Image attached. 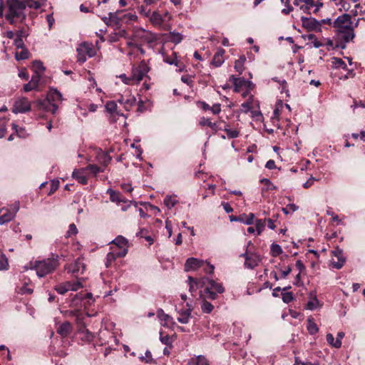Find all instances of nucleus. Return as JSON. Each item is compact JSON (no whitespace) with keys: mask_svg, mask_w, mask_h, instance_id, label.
<instances>
[{"mask_svg":"<svg viewBox=\"0 0 365 365\" xmlns=\"http://www.w3.org/2000/svg\"><path fill=\"white\" fill-rule=\"evenodd\" d=\"M356 26L357 23L354 26L351 17L348 14L338 16L333 22V27L335 29L338 37L344 43H348L354 38V30Z\"/></svg>","mask_w":365,"mask_h":365,"instance_id":"obj_1","label":"nucleus"},{"mask_svg":"<svg viewBox=\"0 0 365 365\" xmlns=\"http://www.w3.org/2000/svg\"><path fill=\"white\" fill-rule=\"evenodd\" d=\"M6 5L8 11L5 17L11 24L14 25L25 21L26 6L24 0H7Z\"/></svg>","mask_w":365,"mask_h":365,"instance_id":"obj_2","label":"nucleus"},{"mask_svg":"<svg viewBox=\"0 0 365 365\" xmlns=\"http://www.w3.org/2000/svg\"><path fill=\"white\" fill-rule=\"evenodd\" d=\"M62 94L56 88H51L44 100H38L36 103L39 109L55 114L58 105L62 102Z\"/></svg>","mask_w":365,"mask_h":365,"instance_id":"obj_3","label":"nucleus"},{"mask_svg":"<svg viewBox=\"0 0 365 365\" xmlns=\"http://www.w3.org/2000/svg\"><path fill=\"white\" fill-rule=\"evenodd\" d=\"M58 265V259L54 258H48L41 261H36L34 264L30 262L29 266L26 265L24 267V270L34 268L36 271V274L39 277H43L46 274L53 271Z\"/></svg>","mask_w":365,"mask_h":365,"instance_id":"obj_4","label":"nucleus"},{"mask_svg":"<svg viewBox=\"0 0 365 365\" xmlns=\"http://www.w3.org/2000/svg\"><path fill=\"white\" fill-rule=\"evenodd\" d=\"M20 203L15 202L10 207H3L0 209V225H4L9 222L16 217L19 210Z\"/></svg>","mask_w":365,"mask_h":365,"instance_id":"obj_5","label":"nucleus"},{"mask_svg":"<svg viewBox=\"0 0 365 365\" xmlns=\"http://www.w3.org/2000/svg\"><path fill=\"white\" fill-rule=\"evenodd\" d=\"M77 51V60L80 63H83L86 59L87 56L91 58L94 56L96 53L93 46L89 43H81L76 49Z\"/></svg>","mask_w":365,"mask_h":365,"instance_id":"obj_6","label":"nucleus"},{"mask_svg":"<svg viewBox=\"0 0 365 365\" xmlns=\"http://www.w3.org/2000/svg\"><path fill=\"white\" fill-rule=\"evenodd\" d=\"M200 267H203L204 270L208 273H212L214 270V266L194 257L187 259L185 264V269L187 272L196 270Z\"/></svg>","mask_w":365,"mask_h":365,"instance_id":"obj_7","label":"nucleus"},{"mask_svg":"<svg viewBox=\"0 0 365 365\" xmlns=\"http://www.w3.org/2000/svg\"><path fill=\"white\" fill-rule=\"evenodd\" d=\"M149 71L150 68L144 61H142L138 66H133L131 71V76L135 83H139Z\"/></svg>","mask_w":365,"mask_h":365,"instance_id":"obj_8","label":"nucleus"},{"mask_svg":"<svg viewBox=\"0 0 365 365\" xmlns=\"http://www.w3.org/2000/svg\"><path fill=\"white\" fill-rule=\"evenodd\" d=\"M240 257L244 260L245 267L247 269H254L261 262V257L257 252H244Z\"/></svg>","mask_w":365,"mask_h":365,"instance_id":"obj_9","label":"nucleus"},{"mask_svg":"<svg viewBox=\"0 0 365 365\" xmlns=\"http://www.w3.org/2000/svg\"><path fill=\"white\" fill-rule=\"evenodd\" d=\"M31 110V102L27 98H18L14 103L12 112L14 113H24Z\"/></svg>","mask_w":365,"mask_h":365,"instance_id":"obj_10","label":"nucleus"},{"mask_svg":"<svg viewBox=\"0 0 365 365\" xmlns=\"http://www.w3.org/2000/svg\"><path fill=\"white\" fill-rule=\"evenodd\" d=\"M302 26L308 31H321V22L313 17H301Z\"/></svg>","mask_w":365,"mask_h":365,"instance_id":"obj_11","label":"nucleus"},{"mask_svg":"<svg viewBox=\"0 0 365 365\" xmlns=\"http://www.w3.org/2000/svg\"><path fill=\"white\" fill-rule=\"evenodd\" d=\"M346 260V257L344 256L343 252H331L328 264L330 267L339 269L344 266Z\"/></svg>","mask_w":365,"mask_h":365,"instance_id":"obj_12","label":"nucleus"},{"mask_svg":"<svg viewBox=\"0 0 365 365\" xmlns=\"http://www.w3.org/2000/svg\"><path fill=\"white\" fill-rule=\"evenodd\" d=\"M68 272L73 274H83L86 266L82 258H78L73 263L70 264L66 267Z\"/></svg>","mask_w":365,"mask_h":365,"instance_id":"obj_13","label":"nucleus"},{"mask_svg":"<svg viewBox=\"0 0 365 365\" xmlns=\"http://www.w3.org/2000/svg\"><path fill=\"white\" fill-rule=\"evenodd\" d=\"M72 176L82 185H86L88 183V178L89 176L85 168L81 169H75L73 171Z\"/></svg>","mask_w":365,"mask_h":365,"instance_id":"obj_14","label":"nucleus"},{"mask_svg":"<svg viewBox=\"0 0 365 365\" xmlns=\"http://www.w3.org/2000/svg\"><path fill=\"white\" fill-rule=\"evenodd\" d=\"M78 335L79 339L86 343L91 342L94 338V334L86 329L84 324L78 328Z\"/></svg>","mask_w":365,"mask_h":365,"instance_id":"obj_15","label":"nucleus"},{"mask_svg":"<svg viewBox=\"0 0 365 365\" xmlns=\"http://www.w3.org/2000/svg\"><path fill=\"white\" fill-rule=\"evenodd\" d=\"M187 282L189 283V291L192 295H194V292H196L197 289L205 285V278L196 279L192 277H188Z\"/></svg>","mask_w":365,"mask_h":365,"instance_id":"obj_16","label":"nucleus"},{"mask_svg":"<svg viewBox=\"0 0 365 365\" xmlns=\"http://www.w3.org/2000/svg\"><path fill=\"white\" fill-rule=\"evenodd\" d=\"M229 81L234 85V90L235 92H239L240 90L245 86L250 81H246L243 78H237L234 75L230 76Z\"/></svg>","mask_w":365,"mask_h":365,"instance_id":"obj_17","label":"nucleus"},{"mask_svg":"<svg viewBox=\"0 0 365 365\" xmlns=\"http://www.w3.org/2000/svg\"><path fill=\"white\" fill-rule=\"evenodd\" d=\"M109 244L115 245L117 248L123 250V251H127L129 247L128 240L122 235H118L110 242Z\"/></svg>","mask_w":365,"mask_h":365,"instance_id":"obj_18","label":"nucleus"},{"mask_svg":"<svg viewBox=\"0 0 365 365\" xmlns=\"http://www.w3.org/2000/svg\"><path fill=\"white\" fill-rule=\"evenodd\" d=\"M188 308L185 310L179 311L180 317L178 318V321L181 324H187L189 322L191 312L192 311V307L188 303L187 304Z\"/></svg>","mask_w":365,"mask_h":365,"instance_id":"obj_19","label":"nucleus"},{"mask_svg":"<svg viewBox=\"0 0 365 365\" xmlns=\"http://www.w3.org/2000/svg\"><path fill=\"white\" fill-rule=\"evenodd\" d=\"M98 163L102 165L103 168H106L111 161V157L105 152L99 151L96 155Z\"/></svg>","mask_w":365,"mask_h":365,"instance_id":"obj_20","label":"nucleus"},{"mask_svg":"<svg viewBox=\"0 0 365 365\" xmlns=\"http://www.w3.org/2000/svg\"><path fill=\"white\" fill-rule=\"evenodd\" d=\"M72 331V325L68 322H64L57 328L56 331L63 337L67 336Z\"/></svg>","mask_w":365,"mask_h":365,"instance_id":"obj_21","label":"nucleus"},{"mask_svg":"<svg viewBox=\"0 0 365 365\" xmlns=\"http://www.w3.org/2000/svg\"><path fill=\"white\" fill-rule=\"evenodd\" d=\"M205 285H207V288L213 289V291L219 294H221L225 291L224 287L221 284L217 283L212 279H208L207 278H205Z\"/></svg>","mask_w":365,"mask_h":365,"instance_id":"obj_22","label":"nucleus"},{"mask_svg":"<svg viewBox=\"0 0 365 365\" xmlns=\"http://www.w3.org/2000/svg\"><path fill=\"white\" fill-rule=\"evenodd\" d=\"M83 279H79L75 281H67L63 282L66 289L68 291H77L78 289L83 287Z\"/></svg>","mask_w":365,"mask_h":365,"instance_id":"obj_23","label":"nucleus"},{"mask_svg":"<svg viewBox=\"0 0 365 365\" xmlns=\"http://www.w3.org/2000/svg\"><path fill=\"white\" fill-rule=\"evenodd\" d=\"M189 365H210L208 359L203 355H198L192 357L189 362Z\"/></svg>","mask_w":365,"mask_h":365,"instance_id":"obj_24","label":"nucleus"},{"mask_svg":"<svg viewBox=\"0 0 365 365\" xmlns=\"http://www.w3.org/2000/svg\"><path fill=\"white\" fill-rule=\"evenodd\" d=\"M225 53V51L223 49H219L215 54L212 61V64L215 67L220 66L224 63V57L223 55Z\"/></svg>","mask_w":365,"mask_h":365,"instance_id":"obj_25","label":"nucleus"},{"mask_svg":"<svg viewBox=\"0 0 365 365\" xmlns=\"http://www.w3.org/2000/svg\"><path fill=\"white\" fill-rule=\"evenodd\" d=\"M150 20L155 26H162L165 22V19L163 18V15L157 11H153L150 15Z\"/></svg>","mask_w":365,"mask_h":365,"instance_id":"obj_26","label":"nucleus"},{"mask_svg":"<svg viewBox=\"0 0 365 365\" xmlns=\"http://www.w3.org/2000/svg\"><path fill=\"white\" fill-rule=\"evenodd\" d=\"M150 35H151V34L149 31H148L145 29H143L142 28L135 29V33H134V36L135 38L143 39L148 42H149L150 41Z\"/></svg>","mask_w":365,"mask_h":365,"instance_id":"obj_27","label":"nucleus"},{"mask_svg":"<svg viewBox=\"0 0 365 365\" xmlns=\"http://www.w3.org/2000/svg\"><path fill=\"white\" fill-rule=\"evenodd\" d=\"M217 292L213 291V289H210L207 287L204 289L202 292H200V297L202 299H215L217 297Z\"/></svg>","mask_w":365,"mask_h":365,"instance_id":"obj_28","label":"nucleus"},{"mask_svg":"<svg viewBox=\"0 0 365 365\" xmlns=\"http://www.w3.org/2000/svg\"><path fill=\"white\" fill-rule=\"evenodd\" d=\"M127 252H108L106 266L109 267L117 257H124Z\"/></svg>","mask_w":365,"mask_h":365,"instance_id":"obj_29","label":"nucleus"},{"mask_svg":"<svg viewBox=\"0 0 365 365\" xmlns=\"http://www.w3.org/2000/svg\"><path fill=\"white\" fill-rule=\"evenodd\" d=\"M26 7L38 9L45 4V0H24Z\"/></svg>","mask_w":365,"mask_h":365,"instance_id":"obj_30","label":"nucleus"},{"mask_svg":"<svg viewBox=\"0 0 365 365\" xmlns=\"http://www.w3.org/2000/svg\"><path fill=\"white\" fill-rule=\"evenodd\" d=\"M310 298H312V300L308 302L307 304V309L309 310H313L316 309L319 305V300L317 299V294L315 292H312L309 294Z\"/></svg>","mask_w":365,"mask_h":365,"instance_id":"obj_31","label":"nucleus"},{"mask_svg":"<svg viewBox=\"0 0 365 365\" xmlns=\"http://www.w3.org/2000/svg\"><path fill=\"white\" fill-rule=\"evenodd\" d=\"M86 169V172L88 173V176L90 177L91 175H96L99 173L104 172V168L102 167H99L96 165L90 164L87 167L85 168Z\"/></svg>","mask_w":365,"mask_h":365,"instance_id":"obj_32","label":"nucleus"},{"mask_svg":"<svg viewBox=\"0 0 365 365\" xmlns=\"http://www.w3.org/2000/svg\"><path fill=\"white\" fill-rule=\"evenodd\" d=\"M119 102L124 105L126 110H129L135 103V98L134 96H128L126 98L122 97Z\"/></svg>","mask_w":365,"mask_h":365,"instance_id":"obj_33","label":"nucleus"},{"mask_svg":"<svg viewBox=\"0 0 365 365\" xmlns=\"http://www.w3.org/2000/svg\"><path fill=\"white\" fill-rule=\"evenodd\" d=\"M246 61V58L245 56H241L235 62V70L239 73V74H242L244 71V64Z\"/></svg>","mask_w":365,"mask_h":365,"instance_id":"obj_34","label":"nucleus"},{"mask_svg":"<svg viewBox=\"0 0 365 365\" xmlns=\"http://www.w3.org/2000/svg\"><path fill=\"white\" fill-rule=\"evenodd\" d=\"M169 41L175 44L180 43L183 39L182 35L179 32L172 31L168 34Z\"/></svg>","mask_w":365,"mask_h":365,"instance_id":"obj_35","label":"nucleus"},{"mask_svg":"<svg viewBox=\"0 0 365 365\" xmlns=\"http://www.w3.org/2000/svg\"><path fill=\"white\" fill-rule=\"evenodd\" d=\"M327 341L329 344L334 348H340L341 346V341H340V339L334 340V336L331 334H327Z\"/></svg>","mask_w":365,"mask_h":365,"instance_id":"obj_36","label":"nucleus"},{"mask_svg":"<svg viewBox=\"0 0 365 365\" xmlns=\"http://www.w3.org/2000/svg\"><path fill=\"white\" fill-rule=\"evenodd\" d=\"M163 61L170 65H175L177 66H178L177 55L175 52L173 53L172 56H169L163 54Z\"/></svg>","mask_w":365,"mask_h":365,"instance_id":"obj_37","label":"nucleus"},{"mask_svg":"<svg viewBox=\"0 0 365 365\" xmlns=\"http://www.w3.org/2000/svg\"><path fill=\"white\" fill-rule=\"evenodd\" d=\"M332 64L335 68H342L348 70L345 62L339 58L334 57L332 58Z\"/></svg>","mask_w":365,"mask_h":365,"instance_id":"obj_38","label":"nucleus"},{"mask_svg":"<svg viewBox=\"0 0 365 365\" xmlns=\"http://www.w3.org/2000/svg\"><path fill=\"white\" fill-rule=\"evenodd\" d=\"M266 225L265 220H257L255 221L256 235H259L264 230Z\"/></svg>","mask_w":365,"mask_h":365,"instance_id":"obj_39","label":"nucleus"},{"mask_svg":"<svg viewBox=\"0 0 365 365\" xmlns=\"http://www.w3.org/2000/svg\"><path fill=\"white\" fill-rule=\"evenodd\" d=\"M308 324H307V330L309 331L310 334H315L318 332L319 329L317 327V325L316 323L313 321L312 319H308L307 320Z\"/></svg>","mask_w":365,"mask_h":365,"instance_id":"obj_40","label":"nucleus"},{"mask_svg":"<svg viewBox=\"0 0 365 365\" xmlns=\"http://www.w3.org/2000/svg\"><path fill=\"white\" fill-rule=\"evenodd\" d=\"M178 202L175 197L172 196H166L164 199V204L168 209L173 208Z\"/></svg>","mask_w":365,"mask_h":365,"instance_id":"obj_41","label":"nucleus"},{"mask_svg":"<svg viewBox=\"0 0 365 365\" xmlns=\"http://www.w3.org/2000/svg\"><path fill=\"white\" fill-rule=\"evenodd\" d=\"M213 305L211 303L208 302L207 299H202L201 304V309L204 313H210L213 310Z\"/></svg>","mask_w":365,"mask_h":365,"instance_id":"obj_42","label":"nucleus"},{"mask_svg":"<svg viewBox=\"0 0 365 365\" xmlns=\"http://www.w3.org/2000/svg\"><path fill=\"white\" fill-rule=\"evenodd\" d=\"M29 51L24 48L20 52H16L15 58L17 61L24 60L29 58Z\"/></svg>","mask_w":365,"mask_h":365,"instance_id":"obj_43","label":"nucleus"},{"mask_svg":"<svg viewBox=\"0 0 365 365\" xmlns=\"http://www.w3.org/2000/svg\"><path fill=\"white\" fill-rule=\"evenodd\" d=\"M252 108V97L250 98L247 102L243 103L241 105V112L247 113L251 111Z\"/></svg>","mask_w":365,"mask_h":365,"instance_id":"obj_44","label":"nucleus"},{"mask_svg":"<svg viewBox=\"0 0 365 365\" xmlns=\"http://www.w3.org/2000/svg\"><path fill=\"white\" fill-rule=\"evenodd\" d=\"M229 138H236L239 136L240 133L237 130H232L229 128L227 125L225 126V128L223 129Z\"/></svg>","mask_w":365,"mask_h":365,"instance_id":"obj_45","label":"nucleus"},{"mask_svg":"<svg viewBox=\"0 0 365 365\" xmlns=\"http://www.w3.org/2000/svg\"><path fill=\"white\" fill-rule=\"evenodd\" d=\"M157 315L160 321L165 322V324H163V326H165L169 320L171 319V317L168 314H165L161 309L158 310Z\"/></svg>","mask_w":365,"mask_h":365,"instance_id":"obj_46","label":"nucleus"},{"mask_svg":"<svg viewBox=\"0 0 365 365\" xmlns=\"http://www.w3.org/2000/svg\"><path fill=\"white\" fill-rule=\"evenodd\" d=\"M9 267L8 259L3 254V252H0V270L7 269Z\"/></svg>","mask_w":365,"mask_h":365,"instance_id":"obj_47","label":"nucleus"},{"mask_svg":"<svg viewBox=\"0 0 365 365\" xmlns=\"http://www.w3.org/2000/svg\"><path fill=\"white\" fill-rule=\"evenodd\" d=\"M108 192L110 194V198L113 202H122L123 200L120 198V195L119 192H115L113 190H108Z\"/></svg>","mask_w":365,"mask_h":365,"instance_id":"obj_48","label":"nucleus"},{"mask_svg":"<svg viewBox=\"0 0 365 365\" xmlns=\"http://www.w3.org/2000/svg\"><path fill=\"white\" fill-rule=\"evenodd\" d=\"M242 220L241 222L245 225H251L253 222L255 215L253 213H250L248 215H241Z\"/></svg>","mask_w":365,"mask_h":365,"instance_id":"obj_49","label":"nucleus"},{"mask_svg":"<svg viewBox=\"0 0 365 365\" xmlns=\"http://www.w3.org/2000/svg\"><path fill=\"white\" fill-rule=\"evenodd\" d=\"M118 77L126 85H133V84H135L134 80L133 79L132 76L128 77L125 74L123 73V74H120Z\"/></svg>","mask_w":365,"mask_h":365,"instance_id":"obj_50","label":"nucleus"},{"mask_svg":"<svg viewBox=\"0 0 365 365\" xmlns=\"http://www.w3.org/2000/svg\"><path fill=\"white\" fill-rule=\"evenodd\" d=\"M106 110L110 113H114L117 110V104L114 101H108L106 104Z\"/></svg>","mask_w":365,"mask_h":365,"instance_id":"obj_51","label":"nucleus"},{"mask_svg":"<svg viewBox=\"0 0 365 365\" xmlns=\"http://www.w3.org/2000/svg\"><path fill=\"white\" fill-rule=\"evenodd\" d=\"M160 341L167 346H172V341L170 336L167 334L165 336H163V333H160Z\"/></svg>","mask_w":365,"mask_h":365,"instance_id":"obj_52","label":"nucleus"},{"mask_svg":"<svg viewBox=\"0 0 365 365\" xmlns=\"http://www.w3.org/2000/svg\"><path fill=\"white\" fill-rule=\"evenodd\" d=\"M294 299L293 295L292 292H283L282 293V300L285 303H289Z\"/></svg>","mask_w":365,"mask_h":365,"instance_id":"obj_53","label":"nucleus"},{"mask_svg":"<svg viewBox=\"0 0 365 365\" xmlns=\"http://www.w3.org/2000/svg\"><path fill=\"white\" fill-rule=\"evenodd\" d=\"M78 232V229L76 226L72 223L69 225L68 230L67 231L66 236L70 237L71 235H76Z\"/></svg>","mask_w":365,"mask_h":365,"instance_id":"obj_54","label":"nucleus"},{"mask_svg":"<svg viewBox=\"0 0 365 365\" xmlns=\"http://www.w3.org/2000/svg\"><path fill=\"white\" fill-rule=\"evenodd\" d=\"M55 290L60 294H64L66 292H67V290L63 283L56 285L55 287Z\"/></svg>","mask_w":365,"mask_h":365,"instance_id":"obj_55","label":"nucleus"},{"mask_svg":"<svg viewBox=\"0 0 365 365\" xmlns=\"http://www.w3.org/2000/svg\"><path fill=\"white\" fill-rule=\"evenodd\" d=\"M210 110L213 113V114H218L220 113L221 111V105L220 103H215L212 106H210Z\"/></svg>","mask_w":365,"mask_h":365,"instance_id":"obj_56","label":"nucleus"},{"mask_svg":"<svg viewBox=\"0 0 365 365\" xmlns=\"http://www.w3.org/2000/svg\"><path fill=\"white\" fill-rule=\"evenodd\" d=\"M36 89H37V87H36L33 83H31V81L24 86V91L25 92H29Z\"/></svg>","mask_w":365,"mask_h":365,"instance_id":"obj_57","label":"nucleus"},{"mask_svg":"<svg viewBox=\"0 0 365 365\" xmlns=\"http://www.w3.org/2000/svg\"><path fill=\"white\" fill-rule=\"evenodd\" d=\"M199 124L201 125V126H210V125H212V122L210 120L209 118H206L205 117H202L200 118V121H199Z\"/></svg>","mask_w":365,"mask_h":365,"instance_id":"obj_58","label":"nucleus"},{"mask_svg":"<svg viewBox=\"0 0 365 365\" xmlns=\"http://www.w3.org/2000/svg\"><path fill=\"white\" fill-rule=\"evenodd\" d=\"M51 190H50V193L49 194H51L53 192H54L59 187V181L58 180H52L51 181Z\"/></svg>","mask_w":365,"mask_h":365,"instance_id":"obj_59","label":"nucleus"},{"mask_svg":"<svg viewBox=\"0 0 365 365\" xmlns=\"http://www.w3.org/2000/svg\"><path fill=\"white\" fill-rule=\"evenodd\" d=\"M14 45L17 48H24V41L22 40V38H16L15 40H14Z\"/></svg>","mask_w":365,"mask_h":365,"instance_id":"obj_60","label":"nucleus"},{"mask_svg":"<svg viewBox=\"0 0 365 365\" xmlns=\"http://www.w3.org/2000/svg\"><path fill=\"white\" fill-rule=\"evenodd\" d=\"M294 365H319L318 364H312L311 362L302 361L299 357H295Z\"/></svg>","mask_w":365,"mask_h":365,"instance_id":"obj_61","label":"nucleus"},{"mask_svg":"<svg viewBox=\"0 0 365 365\" xmlns=\"http://www.w3.org/2000/svg\"><path fill=\"white\" fill-rule=\"evenodd\" d=\"M145 355V357L141 358L143 361H145L146 363L151 362L153 361L152 354L150 351H147Z\"/></svg>","mask_w":365,"mask_h":365,"instance_id":"obj_62","label":"nucleus"},{"mask_svg":"<svg viewBox=\"0 0 365 365\" xmlns=\"http://www.w3.org/2000/svg\"><path fill=\"white\" fill-rule=\"evenodd\" d=\"M323 6V3L321 1V0H317V2L314 1V13L316 14L317 13L319 9Z\"/></svg>","mask_w":365,"mask_h":365,"instance_id":"obj_63","label":"nucleus"},{"mask_svg":"<svg viewBox=\"0 0 365 365\" xmlns=\"http://www.w3.org/2000/svg\"><path fill=\"white\" fill-rule=\"evenodd\" d=\"M34 66L36 68V69H38L39 71H43L45 70V68H44L42 62L40 61H35L34 62Z\"/></svg>","mask_w":365,"mask_h":365,"instance_id":"obj_64","label":"nucleus"}]
</instances>
